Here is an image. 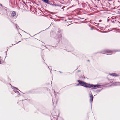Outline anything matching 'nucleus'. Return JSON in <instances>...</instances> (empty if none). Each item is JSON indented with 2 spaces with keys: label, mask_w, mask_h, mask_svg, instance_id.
<instances>
[{
  "label": "nucleus",
  "mask_w": 120,
  "mask_h": 120,
  "mask_svg": "<svg viewBox=\"0 0 120 120\" xmlns=\"http://www.w3.org/2000/svg\"><path fill=\"white\" fill-rule=\"evenodd\" d=\"M77 82L79 83L80 84L82 85V86L86 88H90V84L87 83L85 82L84 81L80 80H78Z\"/></svg>",
  "instance_id": "obj_1"
},
{
  "label": "nucleus",
  "mask_w": 120,
  "mask_h": 120,
  "mask_svg": "<svg viewBox=\"0 0 120 120\" xmlns=\"http://www.w3.org/2000/svg\"><path fill=\"white\" fill-rule=\"evenodd\" d=\"M115 51H111L108 50L105 51L102 53L103 54H105L108 55H111L113 54Z\"/></svg>",
  "instance_id": "obj_2"
},
{
  "label": "nucleus",
  "mask_w": 120,
  "mask_h": 120,
  "mask_svg": "<svg viewBox=\"0 0 120 120\" xmlns=\"http://www.w3.org/2000/svg\"><path fill=\"white\" fill-rule=\"evenodd\" d=\"M101 86L100 85L97 84L96 85H94L92 84H90V88L92 87L93 88H96L100 87Z\"/></svg>",
  "instance_id": "obj_3"
},
{
  "label": "nucleus",
  "mask_w": 120,
  "mask_h": 120,
  "mask_svg": "<svg viewBox=\"0 0 120 120\" xmlns=\"http://www.w3.org/2000/svg\"><path fill=\"white\" fill-rule=\"evenodd\" d=\"M89 96L90 98V101L91 102V105H92V102L93 101V96L92 94H90L89 95Z\"/></svg>",
  "instance_id": "obj_4"
},
{
  "label": "nucleus",
  "mask_w": 120,
  "mask_h": 120,
  "mask_svg": "<svg viewBox=\"0 0 120 120\" xmlns=\"http://www.w3.org/2000/svg\"><path fill=\"white\" fill-rule=\"evenodd\" d=\"M58 31L59 33V34L58 36V38H57L58 39L59 38H60L61 37V35L60 30H59Z\"/></svg>",
  "instance_id": "obj_5"
},
{
  "label": "nucleus",
  "mask_w": 120,
  "mask_h": 120,
  "mask_svg": "<svg viewBox=\"0 0 120 120\" xmlns=\"http://www.w3.org/2000/svg\"><path fill=\"white\" fill-rule=\"evenodd\" d=\"M16 12L15 11H13L11 14V15L12 17H14V16L16 15Z\"/></svg>",
  "instance_id": "obj_6"
},
{
  "label": "nucleus",
  "mask_w": 120,
  "mask_h": 120,
  "mask_svg": "<svg viewBox=\"0 0 120 120\" xmlns=\"http://www.w3.org/2000/svg\"><path fill=\"white\" fill-rule=\"evenodd\" d=\"M42 1L46 3L47 4H49L50 3L49 1L48 0H42Z\"/></svg>",
  "instance_id": "obj_7"
},
{
  "label": "nucleus",
  "mask_w": 120,
  "mask_h": 120,
  "mask_svg": "<svg viewBox=\"0 0 120 120\" xmlns=\"http://www.w3.org/2000/svg\"><path fill=\"white\" fill-rule=\"evenodd\" d=\"M110 75L112 76H118V75L115 73H113L111 74H110Z\"/></svg>",
  "instance_id": "obj_8"
},
{
  "label": "nucleus",
  "mask_w": 120,
  "mask_h": 120,
  "mask_svg": "<svg viewBox=\"0 0 120 120\" xmlns=\"http://www.w3.org/2000/svg\"><path fill=\"white\" fill-rule=\"evenodd\" d=\"M14 91H15H15H16L17 90H19H19L17 88H16V87H14Z\"/></svg>",
  "instance_id": "obj_9"
},
{
  "label": "nucleus",
  "mask_w": 120,
  "mask_h": 120,
  "mask_svg": "<svg viewBox=\"0 0 120 120\" xmlns=\"http://www.w3.org/2000/svg\"><path fill=\"white\" fill-rule=\"evenodd\" d=\"M15 93H16L18 94H19V92L18 91H15Z\"/></svg>",
  "instance_id": "obj_10"
},
{
  "label": "nucleus",
  "mask_w": 120,
  "mask_h": 120,
  "mask_svg": "<svg viewBox=\"0 0 120 120\" xmlns=\"http://www.w3.org/2000/svg\"><path fill=\"white\" fill-rule=\"evenodd\" d=\"M3 63V61H0V63L2 64V63Z\"/></svg>",
  "instance_id": "obj_11"
},
{
  "label": "nucleus",
  "mask_w": 120,
  "mask_h": 120,
  "mask_svg": "<svg viewBox=\"0 0 120 120\" xmlns=\"http://www.w3.org/2000/svg\"><path fill=\"white\" fill-rule=\"evenodd\" d=\"M117 13L118 14H120V12L119 11H117Z\"/></svg>",
  "instance_id": "obj_12"
},
{
  "label": "nucleus",
  "mask_w": 120,
  "mask_h": 120,
  "mask_svg": "<svg viewBox=\"0 0 120 120\" xmlns=\"http://www.w3.org/2000/svg\"><path fill=\"white\" fill-rule=\"evenodd\" d=\"M55 117H58L59 116H54Z\"/></svg>",
  "instance_id": "obj_13"
},
{
  "label": "nucleus",
  "mask_w": 120,
  "mask_h": 120,
  "mask_svg": "<svg viewBox=\"0 0 120 120\" xmlns=\"http://www.w3.org/2000/svg\"><path fill=\"white\" fill-rule=\"evenodd\" d=\"M79 85H80L79 84H77L76 86H79Z\"/></svg>",
  "instance_id": "obj_14"
},
{
  "label": "nucleus",
  "mask_w": 120,
  "mask_h": 120,
  "mask_svg": "<svg viewBox=\"0 0 120 120\" xmlns=\"http://www.w3.org/2000/svg\"><path fill=\"white\" fill-rule=\"evenodd\" d=\"M53 99H52V102L53 103V104H54V102H53Z\"/></svg>",
  "instance_id": "obj_15"
},
{
  "label": "nucleus",
  "mask_w": 120,
  "mask_h": 120,
  "mask_svg": "<svg viewBox=\"0 0 120 120\" xmlns=\"http://www.w3.org/2000/svg\"><path fill=\"white\" fill-rule=\"evenodd\" d=\"M99 21V22H101V20H100Z\"/></svg>",
  "instance_id": "obj_16"
},
{
  "label": "nucleus",
  "mask_w": 120,
  "mask_h": 120,
  "mask_svg": "<svg viewBox=\"0 0 120 120\" xmlns=\"http://www.w3.org/2000/svg\"><path fill=\"white\" fill-rule=\"evenodd\" d=\"M16 28L17 29H18V26H17V25H16Z\"/></svg>",
  "instance_id": "obj_17"
},
{
  "label": "nucleus",
  "mask_w": 120,
  "mask_h": 120,
  "mask_svg": "<svg viewBox=\"0 0 120 120\" xmlns=\"http://www.w3.org/2000/svg\"><path fill=\"white\" fill-rule=\"evenodd\" d=\"M16 28L17 29H18V26H17V25H16Z\"/></svg>",
  "instance_id": "obj_18"
},
{
  "label": "nucleus",
  "mask_w": 120,
  "mask_h": 120,
  "mask_svg": "<svg viewBox=\"0 0 120 120\" xmlns=\"http://www.w3.org/2000/svg\"><path fill=\"white\" fill-rule=\"evenodd\" d=\"M57 101H56V104H57Z\"/></svg>",
  "instance_id": "obj_19"
},
{
  "label": "nucleus",
  "mask_w": 120,
  "mask_h": 120,
  "mask_svg": "<svg viewBox=\"0 0 120 120\" xmlns=\"http://www.w3.org/2000/svg\"><path fill=\"white\" fill-rule=\"evenodd\" d=\"M78 71V72H80V70H79Z\"/></svg>",
  "instance_id": "obj_20"
},
{
  "label": "nucleus",
  "mask_w": 120,
  "mask_h": 120,
  "mask_svg": "<svg viewBox=\"0 0 120 120\" xmlns=\"http://www.w3.org/2000/svg\"><path fill=\"white\" fill-rule=\"evenodd\" d=\"M91 29L92 30H93V28H91Z\"/></svg>",
  "instance_id": "obj_21"
},
{
  "label": "nucleus",
  "mask_w": 120,
  "mask_h": 120,
  "mask_svg": "<svg viewBox=\"0 0 120 120\" xmlns=\"http://www.w3.org/2000/svg\"><path fill=\"white\" fill-rule=\"evenodd\" d=\"M1 59V57H0V60Z\"/></svg>",
  "instance_id": "obj_22"
},
{
  "label": "nucleus",
  "mask_w": 120,
  "mask_h": 120,
  "mask_svg": "<svg viewBox=\"0 0 120 120\" xmlns=\"http://www.w3.org/2000/svg\"><path fill=\"white\" fill-rule=\"evenodd\" d=\"M0 5H1V6H2V4H0Z\"/></svg>",
  "instance_id": "obj_23"
},
{
  "label": "nucleus",
  "mask_w": 120,
  "mask_h": 120,
  "mask_svg": "<svg viewBox=\"0 0 120 120\" xmlns=\"http://www.w3.org/2000/svg\"><path fill=\"white\" fill-rule=\"evenodd\" d=\"M20 42V41H19V42H18V43H19V42Z\"/></svg>",
  "instance_id": "obj_24"
},
{
  "label": "nucleus",
  "mask_w": 120,
  "mask_h": 120,
  "mask_svg": "<svg viewBox=\"0 0 120 120\" xmlns=\"http://www.w3.org/2000/svg\"><path fill=\"white\" fill-rule=\"evenodd\" d=\"M118 10H120V9H119Z\"/></svg>",
  "instance_id": "obj_25"
},
{
  "label": "nucleus",
  "mask_w": 120,
  "mask_h": 120,
  "mask_svg": "<svg viewBox=\"0 0 120 120\" xmlns=\"http://www.w3.org/2000/svg\"><path fill=\"white\" fill-rule=\"evenodd\" d=\"M10 85H11V84H10Z\"/></svg>",
  "instance_id": "obj_26"
},
{
  "label": "nucleus",
  "mask_w": 120,
  "mask_h": 120,
  "mask_svg": "<svg viewBox=\"0 0 120 120\" xmlns=\"http://www.w3.org/2000/svg\"><path fill=\"white\" fill-rule=\"evenodd\" d=\"M118 22H119V23H120V22H119V21H118Z\"/></svg>",
  "instance_id": "obj_27"
},
{
  "label": "nucleus",
  "mask_w": 120,
  "mask_h": 120,
  "mask_svg": "<svg viewBox=\"0 0 120 120\" xmlns=\"http://www.w3.org/2000/svg\"><path fill=\"white\" fill-rule=\"evenodd\" d=\"M118 22H119V23H120V22H119V21H118Z\"/></svg>",
  "instance_id": "obj_28"
},
{
  "label": "nucleus",
  "mask_w": 120,
  "mask_h": 120,
  "mask_svg": "<svg viewBox=\"0 0 120 120\" xmlns=\"http://www.w3.org/2000/svg\"><path fill=\"white\" fill-rule=\"evenodd\" d=\"M118 22H119V23H120V22H119V21H118Z\"/></svg>",
  "instance_id": "obj_29"
},
{
  "label": "nucleus",
  "mask_w": 120,
  "mask_h": 120,
  "mask_svg": "<svg viewBox=\"0 0 120 120\" xmlns=\"http://www.w3.org/2000/svg\"><path fill=\"white\" fill-rule=\"evenodd\" d=\"M109 21V20H108V21Z\"/></svg>",
  "instance_id": "obj_30"
}]
</instances>
